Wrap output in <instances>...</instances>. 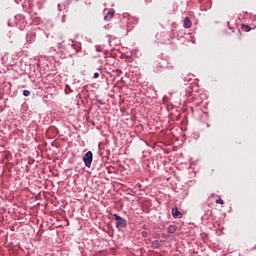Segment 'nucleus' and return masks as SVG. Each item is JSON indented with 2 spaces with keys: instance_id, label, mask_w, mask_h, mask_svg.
Returning <instances> with one entry per match:
<instances>
[{
  "instance_id": "obj_3",
  "label": "nucleus",
  "mask_w": 256,
  "mask_h": 256,
  "mask_svg": "<svg viewBox=\"0 0 256 256\" xmlns=\"http://www.w3.org/2000/svg\"><path fill=\"white\" fill-rule=\"evenodd\" d=\"M82 161L85 165V167H88V169L91 168V165L93 163V152L88 151L82 158Z\"/></svg>"
},
{
  "instance_id": "obj_9",
  "label": "nucleus",
  "mask_w": 256,
  "mask_h": 256,
  "mask_svg": "<svg viewBox=\"0 0 256 256\" xmlns=\"http://www.w3.org/2000/svg\"><path fill=\"white\" fill-rule=\"evenodd\" d=\"M175 231H177V226H175V225H170L167 228V233H170L171 235H173V233H175Z\"/></svg>"
},
{
  "instance_id": "obj_20",
  "label": "nucleus",
  "mask_w": 256,
  "mask_h": 256,
  "mask_svg": "<svg viewBox=\"0 0 256 256\" xmlns=\"http://www.w3.org/2000/svg\"><path fill=\"white\" fill-rule=\"evenodd\" d=\"M227 24H228V27H229V22H227Z\"/></svg>"
},
{
  "instance_id": "obj_19",
  "label": "nucleus",
  "mask_w": 256,
  "mask_h": 256,
  "mask_svg": "<svg viewBox=\"0 0 256 256\" xmlns=\"http://www.w3.org/2000/svg\"><path fill=\"white\" fill-rule=\"evenodd\" d=\"M98 71H103V69L102 68H98Z\"/></svg>"
},
{
  "instance_id": "obj_6",
  "label": "nucleus",
  "mask_w": 256,
  "mask_h": 256,
  "mask_svg": "<svg viewBox=\"0 0 256 256\" xmlns=\"http://www.w3.org/2000/svg\"><path fill=\"white\" fill-rule=\"evenodd\" d=\"M172 216L174 217V219H181V217H183V214L179 211V209L173 208Z\"/></svg>"
},
{
  "instance_id": "obj_10",
  "label": "nucleus",
  "mask_w": 256,
  "mask_h": 256,
  "mask_svg": "<svg viewBox=\"0 0 256 256\" xmlns=\"http://www.w3.org/2000/svg\"><path fill=\"white\" fill-rule=\"evenodd\" d=\"M242 29H243L246 33H249V31H251V26L243 24V25H242Z\"/></svg>"
},
{
  "instance_id": "obj_13",
  "label": "nucleus",
  "mask_w": 256,
  "mask_h": 256,
  "mask_svg": "<svg viewBox=\"0 0 256 256\" xmlns=\"http://www.w3.org/2000/svg\"><path fill=\"white\" fill-rule=\"evenodd\" d=\"M79 0H66L67 5H71V3H77Z\"/></svg>"
},
{
  "instance_id": "obj_7",
  "label": "nucleus",
  "mask_w": 256,
  "mask_h": 256,
  "mask_svg": "<svg viewBox=\"0 0 256 256\" xmlns=\"http://www.w3.org/2000/svg\"><path fill=\"white\" fill-rule=\"evenodd\" d=\"M191 25H192L191 19H189V17H186L183 22V28L191 29Z\"/></svg>"
},
{
  "instance_id": "obj_2",
  "label": "nucleus",
  "mask_w": 256,
  "mask_h": 256,
  "mask_svg": "<svg viewBox=\"0 0 256 256\" xmlns=\"http://www.w3.org/2000/svg\"><path fill=\"white\" fill-rule=\"evenodd\" d=\"M156 66L160 69H173L174 67L173 62H170L167 58H160L156 61Z\"/></svg>"
},
{
  "instance_id": "obj_11",
  "label": "nucleus",
  "mask_w": 256,
  "mask_h": 256,
  "mask_svg": "<svg viewBox=\"0 0 256 256\" xmlns=\"http://www.w3.org/2000/svg\"><path fill=\"white\" fill-rule=\"evenodd\" d=\"M23 95H24V97H29V95H31V91H29V90H24V91H23Z\"/></svg>"
},
{
  "instance_id": "obj_4",
  "label": "nucleus",
  "mask_w": 256,
  "mask_h": 256,
  "mask_svg": "<svg viewBox=\"0 0 256 256\" xmlns=\"http://www.w3.org/2000/svg\"><path fill=\"white\" fill-rule=\"evenodd\" d=\"M114 218L116 221L117 229H125V227H127V221L125 218L119 216V214H114Z\"/></svg>"
},
{
  "instance_id": "obj_5",
  "label": "nucleus",
  "mask_w": 256,
  "mask_h": 256,
  "mask_svg": "<svg viewBox=\"0 0 256 256\" xmlns=\"http://www.w3.org/2000/svg\"><path fill=\"white\" fill-rule=\"evenodd\" d=\"M108 11L107 14L104 16V21H111L113 19V15H115V10L113 8L104 9V12Z\"/></svg>"
},
{
  "instance_id": "obj_14",
  "label": "nucleus",
  "mask_w": 256,
  "mask_h": 256,
  "mask_svg": "<svg viewBox=\"0 0 256 256\" xmlns=\"http://www.w3.org/2000/svg\"><path fill=\"white\" fill-rule=\"evenodd\" d=\"M65 5H61V4H58V10L59 11H63V9H65Z\"/></svg>"
},
{
  "instance_id": "obj_8",
  "label": "nucleus",
  "mask_w": 256,
  "mask_h": 256,
  "mask_svg": "<svg viewBox=\"0 0 256 256\" xmlns=\"http://www.w3.org/2000/svg\"><path fill=\"white\" fill-rule=\"evenodd\" d=\"M26 39L28 43H33V41H35V33L31 32L30 34L27 35Z\"/></svg>"
},
{
  "instance_id": "obj_15",
  "label": "nucleus",
  "mask_w": 256,
  "mask_h": 256,
  "mask_svg": "<svg viewBox=\"0 0 256 256\" xmlns=\"http://www.w3.org/2000/svg\"><path fill=\"white\" fill-rule=\"evenodd\" d=\"M96 101H97V103H98L99 105H105V102H104L103 100L97 99Z\"/></svg>"
},
{
  "instance_id": "obj_1",
  "label": "nucleus",
  "mask_w": 256,
  "mask_h": 256,
  "mask_svg": "<svg viewBox=\"0 0 256 256\" xmlns=\"http://www.w3.org/2000/svg\"><path fill=\"white\" fill-rule=\"evenodd\" d=\"M59 49H63L65 53L64 57H73L76 53L81 51V43L70 40L68 44L63 45V43L58 44Z\"/></svg>"
},
{
  "instance_id": "obj_17",
  "label": "nucleus",
  "mask_w": 256,
  "mask_h": 256,
  "mask_svg": "<svg viewBox=\"0 0 256 256\" xmlns=\"http://www.w3.org/2000/svg\"><path fill=\"white\" fill-rule=\"evenodd\" d=\"M104 27L105 29H110L111 26L109 24H106Z\"/></svg>"
},
{
  "instance_id": "obj_18",
  "label": "nucleus",
  "mask_w": 256,
  "mask_h": 256,
  "mask_svg": "<svg viewBox=\"0 0 256 256\" xmlns=\"http://www.w3.org/2000/svg\"><path fill=\"white\" fill-rule=\"evenodd\" d=\"M62 21H65V16L62 17Z\"/></svg>"
},
{
  "instance_id": "obj_16",
  "label": "nucleus",
  "mask_w": 256,
  "mask_h": 256,
  "mask_svg": "<svg viewBox=\"0 0 256 256\" xmlns=\"http://www.w3.org/2000/svg\"><path fill=\"white\" fill-rule=\"evenodd\" d=\"M93 77H94V79H99V72H95Z\"/></svg>"
},
{
  "instance_id": "obj_12",
  "label": "nucleus",
  "mask_w": 256,
  "mask_h": 256,
  "mask_svg": "<svg viewBox=\"0 0 256 256\" xmlns=\"http://www.w3.org/2000/svg\"><path fill=\"white\" fill-rule=\"evenodd\" d=\"M216 203L218 205H224L225 201H223V199L219 198V199L216 200Z\"/></svg>"
}]
</instances>
